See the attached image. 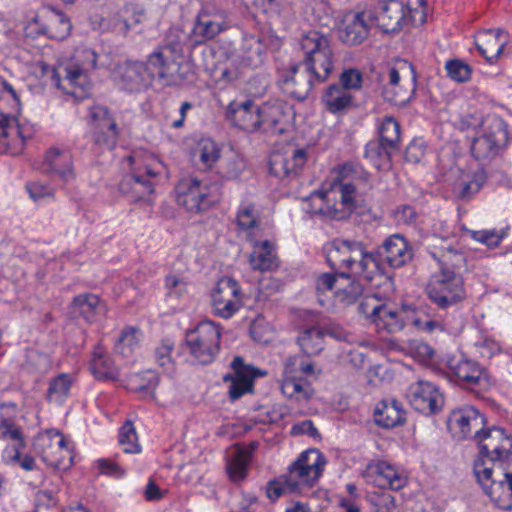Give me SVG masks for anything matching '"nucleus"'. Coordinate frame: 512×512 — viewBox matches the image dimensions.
Instances as JSON below:
<instances>
[{
  "mask_svg": "<svg viewBox=\"0 0 512 512\" xmlns=\"http://www.w3.org/2000/svg\"><path fill=\"white\" fill-rule=\"evenodd\" d=\"M299 44L305 55L301 62L316 75L318 83L325 82L334 64V54L328 36L317 30H310L302 34Z\"/></svg>",
  "mask_w": 512,
  "mask_h": 512,
  "instance_id": "nucleus-1",
  "label": "nucleus"
},
{
  "mask_svg": "<svg viewBox=\"0 0 512 512\" xmlns=\"http://www.w3.org/2000/svg\"><path fill=\"white\" fill-rule=\"evenodd\" d=\"M326 459L320 450L313 448L302 452L287 468L285 476L295 494H303L313 488L321 477Z\"/></svg>",
  "mask_w": 512,
  "mask_h": 512,
  "instance_id": "nucleus-2",
  "label": "nucleus"
},
{
  "mask_svg": "<svg viewBox=\"0 0 512 512\" xmlns=\"http://www.w3.org/2000/svg\"><path fill=\"white\" fill-rule=\"evenodd\" d=\"M508 130L506 122L496 116H488L483 133L472 139L470 151L475 160L490 162L506 146Z\"/></svg>",
  "mask_w": 512,
  "mask_h": 512,
  "instance_id": "nucleus-3",
  "label": "nucleus"
},
{
  "mask_svg": "<svg viewBox=\"0 0 512 512\" xmlns=\"http://www.w3.org/2000/svg\"><path fill=\"white\" fill-rule=\"evenodd\" d=\"M220 328L214 322L201 321L195 328L186 332L185 343L190 355L202 365L215 359L220 349Z\"/></svg>",
  "mask_w": 512,
  "mask_h": 512,
  "instance_id": "nucleus-4",
  "label": "nucleus"
},
{
  "mask_svg": "<svg viewBox=\"0 0 512 512\" xmlns=\"http://www.w3.org/2000/svg\"><path fill=\"white\" fill-rule=\"evenodd\" d=\"M474 473L485 494L500 509L512 510V472H495L484 467L482 461L474 462Z\"/></svg>",
  "mask_w": 512,
  "mask_h": 512,
  "instance_id": "nucleus-5",
  "label": "nucleus"
},
{
  "mask_svg": "<svg viewBox=\"0 0 512 512\" xmlns=\"http://www.w3.org/2000/svg\"><path fill=\"white\" fill-rule=\"evenodd\" d=\"M475 441L479 448L475 462L482 461L484 467L502 464L512 453V438L500 427L483 429Z\"/></svg>",
  "mask_w": 512,
  "mask_h": 512,
  "instance_id": "nucleus-6",
  "label": "nucleus"
},
{
  "mask_svg": "<svg viewBox=\"0 0 512 512\" xmlns=\"http://www.w3.org/2000/svg\"><path fill=\"white\" fill-rule=\"evenodd\" d=\"M389 82L383 88L385 101L403 107L416 93V72L411 63L403 61L398 68L392 67L388 72Z\"/></svg>",
  "mask_w": 512,
  "mask_h": 512,
  "instance_id": "nucleus-7",
  "label": "nucleus"
},
{
  "mask_svg": "<svg viewBox=\"0 0 512 512\" xmlns=\"http://www.w3.org/2000/svg\"><path fill=\"white\" fill-rule=\"evenodd\" d=\"M427 293L441 309L454 306L465 298L463 277L453 273L436 274L427 286Z\"/></svg>",
  "mask_w": 512,
  "mask_h": 512,
  "instance_id": "nucleus-8",
  "label": "nucleus"
},
{
  "mask_svg": "<svg viewBox=\"0 0 512 512\" xmlns=\"http://www.w3.org/2000/svg\"><path fill=\"white\" fill-rule=\"evenodd\" d=\"M212 305L215 315L228 319L242 306V292L236 280L222 277L212 291Z\"/></svg>",
  "mask_w": 512,
  "mask_h": 512,
  "instance_id": "nucleus-9",
  "label": "nucleus"
},
{
  "mask_svg": "<svg viewBox=\"0 0 512 512\" xmlns=\"http://www.w3.org/2000/svg\"><path fill=\"white\" fill-rule=\"evenodd\" d=\"M412 257V249L403 236L400 234L389 236L374 250V258L378 262V276L384 272V263L391 268H400L411 261Z\"/></svg>",
  "mask_w": 512,
  "mask_h": 512,
  "instance_id": "nucleus-10",
  "label": "nucleus"
},
{
  "mask_svg": "<svg viewBox=\"0 0 512 512\" xmlns=\"http://www.w3.org/2000/svg\"><path fill=\"white\" fill-rule=\"evenodd\" d=\"M486 419L474 407H467L451 412L447 420V427L457 440L467 438L477 439L484 429Z\"/></svg>",
  "mask_w": 512,
  "mask_h": 512,
  "instance_id": "nucleus-11",
  "label": "nucleus"
},
{
  "mask_svg": "<svg viewBox=\"0 0 512 512\" xmlns=\"http://www.w3.org/2000/svg\"><path fill=\"white\" fill-rule=\"evenodd\" d=\"M90 116L94 143L112 150L119 138V129L115 119L106 107L100 105L91 107Z\"/></svg>",
  "mask_w": 512,
  "mask_h": 512,
  "instance_id": "nucleus-12",
  "label": "nucleus"
},
{
  "mask_svg": "<svg viewBox=\"0 0 512 512\" xmlns=\"http://www.w3.org/2000/svg\"><path fill=\"white\" fill-rule=\"evenodd\" d=\"M372 9L349 11L344 15L343 28L339 30V39L344 44L354 46L363 43L373 26Z\"/></svg>",
  "mask_w": 512,
  "mask_h": 512,
  "instance_id": "nucleus-13",
  "label": "nucleus"
},
{
  "mask_svg": "<svg viewBox=\"0 0 512 512\" xmlns=\"http://www.w3.org/2000/svg\"><path fill=\"white\" fill-rule=\"evenodd\" d=\"M406 397L411 406L420 413L429 415L437 413L444 404L438 388L427 381H417L411 384Z\"/></svg>",
  "mask_w": 512,
  "mask_h": 512,
  "instance_id": "nucleus-14",
  "label": "nucleus"
},
{
  "mask_svg": "<svg viewBox=\"0 0 512 512\" xmlns=\"http://www.w3.org/2000/svg\"><path fill=\"white\" fill-rule=\"evenodd\" d=\"M307 161L304 148H289L284 151H274L269 156V172L283 180L294 177Z\"/></svg>",
  "mask_w": 512,
  "mask_h": 512,
  "instance_id": "nucleus-15",
  "label": "nucleus"
},
{
  "mask_svg": "<svg viewBox=\"0 0 512 512\" xmlns=\"http://www.w3.org/2000/svg\"><path fill=\"white\" fill-rule=\"evenodd\" d=\"M231 368L233 374L225 375L223 381L231 382L229 396L232 400H237L245 393L252 392L254 379L266 375L265 371L245 364L240 356L234 357L231 362Z\"/></svg>",
  "mask_w": 512,
  "mask_h": 512,
  "instance_id": "nucleus-16",
  "label": "nucleus"
},
{
  "mask_svg": "<svg viewBox=\"0 0 512 512\" xmlns=\"http://www.w3.org/2000/svg\"><path fill=\"white\" fill-rule=\"evenodd\" d=\"M350 245V273L364 279L373 281L378 276V262L374 258V250H368L367 245L355 239H349Z\"/></svg>",
  "mask_w": 512,
  "mask_h": 512,
  "instance_id": "nucleus-17",
  "label": "nucleus"
},
{
  "mask_svg": "<svg viewBox=\"0 0 512 512\" xmlns=\"http://www.w3.org/2000/svg\"><path fill=\"white\" fill-rule=\"evenodd\" d=\"M293 110L282 101L265 103L259 107V131L271 134H282L286 131Z\"/></svg>",
  "mask_w": 512,
  "mask_h": 512,
  "instance_id": "nucleus-18",
  "label": "nucleus"
},
{
  "mask_svg": "<svg viewBox=\"0 0 512 512\" xmlns=\"http://www.w3.org/2000/svg\"><path fill=\"white\" fill-rule=\"evenodd\" d=\"M317 82L314 75L302 62L294 64L283 76L282 89L289 96L304 101Z\"/></svg>",
  "mask_w": 512,
  "mask_h": 512,
  "instance_id": "nucleus-19",
  "label": "nucleus"
},
{
  "mask_svg": "<svg viewBox=\"0 0 512 512\" xmlns=\"http://www.w3.org/2000/svg\"><path fill=\"white\" fill-rule=\"evenodd\" d=\"M404 21V7L396 0L380 3L378 8L372 10L371 22L383 33H398Z\"/></svg>",
  "mask_w": 512,
  "mask_h": 512,
  "instance_id": "nucleus-20",
  "label": "nucleus"
},
{
  "mask_svg": "<svg viewBox=\"0 0 512 512\" xmlns=\"http://www.w3.org/2000/svg\"><path fill=\"white\" fill-rule=\"evenodd\" d=\"M206 190L198 179L183 180L176 188V201L187 211L199 213L210 206Z\"/></svg>",
  "mask_w": 512,
  "mask_h": 512,
  "instance_id": "nucleus-21",
  "label": "nucleus"
},
{
  "mask_svg": "<svg viewBox=\"0 0 512 512\" xmlns=\"http://www.w3.org/2000/svg\"><path fill=\"white\" fill-rule=\"evenodd\" d=\"M33 446L35 452L48 465L58 469L66 467L62 459L55 455L57 452H68L66 440L59 431L50 430L45 435L37 437Z\"/></svg>",
  "mask_w": 512,
  "mask_h": 512,
  "instance_id": "nucleus-22",
  "label": "nucleus"
},
{
  "mask_svg": "<svg viewBox=\"0 0 512 512\" xmlns=\"http://www.w3.org/2000/svg\"><path fill=\"white\" fill-rule=\"evenodd\" d=\"M367 482H374L379 487H389L398 491L407 484V478L385 461L369 464L363 473Z\"/></svg>",
  "mask_w": 512,
  "mask_h": 512,
  "instance_id": "nucleus-23",
  "label": "nucleus"
},
{
  "mask_svg": "<svg viewBox=\"0 0 512 512\" xmlns=\"http://www.w3.org/2000/svg\"><path fill=\"white\" fill-rule=\"evenodd\" d=\"M449 370L463 386H478L484 380V371L475 361L467 358H452L448 362Z\"/></svg>",
  "mask_w": 512,
  "mask_h": 512,
  "instance_id": "nucleus-24",
  "label": "nucleus"
},
{
  "mask_svg": "<svg viewBox=\"0 0 512 512\" xmlns=\"http://www.w3.org/2000/svg\"><path fill=\"white\" fill-rule=\"evenodd\" d=\"M171 65L165 58L162 48H157L152 52L144 63V72L149 85L156 78L163 81L165 85L172 86L177 84L174 74L170 71Z\"/></svg>",
  "mask_w": 512,
  "mask_h": 512,
  "instance_id": "nucleus-25",
  "label": "nucleus"
},
{
  "mask_svg": "<svg viewBox=\"0 0 512 512\" xmlns=\"http://www.w3.org/2000/svg\"><path fill=\"white\" fill-rule=\"evenodd\" d=\"M228 118L244 131H259V107L254 106L252 101H245L241 104H231L228 110Z\"/></svg>",
  "mask_w": 512,
  "mask_h": 512,
  "instance_id": "nucleus-26",
  "label": "nucleus"
},
{
  "mask_svg": "<svg viewBox=\"0 0 512 512\" xmlns=\"http://www.w3.org/2000/svg\"><path fill=\"white\" fill-rule=\"evenodd\" d=\"M45 169L59 177L64 183L75 179L72 156L67 151L51 148L45 155Z\"/></svg>",
  "mask_w": 512,
  "mask_h": 512,
  "instance_id": "nucleus-27",
  "label": "nucleus"
},
{
  "mask_svg": "<svg viewBox=\"0 0 512 512\" xmlns=\"http://www.w3.org/2000/svg\"><path fill=\"white\" fill-rule=\"evenodd\" d=\"M405 420V411L395 399L382 400L374 409V421L380 427L394 428L404 424Z\"/></svg>",
  "mask_w": 512,
  "mask_h": 512,
  "instance_id": "nucleus-28",
  "label": "nucleus"
},
{
  "mask_svg": "<svg viewBox=\"0 0 512 512\" xmlns=\"http://www.w3.org/2000/svg\"><path fill=\"white\" fill-rule=\"evenodd\" d=\"M144 62L127 61L115 69V75L120 79L123 88L128 91H138L149 85L144 72Z\"/></svg>",
  "mask_w": 512,
  "mask_h": 512,
  "instance_id": "nucleus-29",
  "label": "nucleus"
},
{
  "mask_svg": "<svg viewBox=\"0 0 512 512\" xmlns=\"http://www.w3.org/2000/svg\"><path fill=\"white\" fill-rule=\"evenodd\" d=\"M249 262L253 270L261 272L273 271L279 266V259L276 255L275 247L268 240L255 243L253 252L250 254Z\"/></svg>",
  "mask_w": 512,
  "mask_h": 512,
  "instance_id": "nucleus-30",
  "label": "nucleus"
},
{
  "mask_svg": "<svg viewBox=\"0 0 512 512\" xmlns=\"http://www.w3.org/2000/svg\"><path fill=\"white\" fill-rule=\"evenodd\" d=\"M103 305L97 295L85 293L74 297L71 303V313L80 316L85 321L92 323L96 316L103 311Z\"/></svg>",
  "mask_w": 512,
  "mask_h": 512,
  "instance_id": "nucleus-31",
  "label": "nucleus"
},
{
  "mask_svg": "<svg viewBox=\"0 0 512 512\" xmlns=\"http://www.w3.org/2000/svg\"><path fill=\"white\" fill-rule=\"evenodd\" d=\"M119 189L124 194H133L134 200H141L153 193L154 182L138 171L126 175L119 183Z\"/></svg>",
  "mask_w": 512,
  "mask_h": 512,
  "instance_id": "nucleus-32",
  "label": "nucleus"
},
{
  "mask_svg": "<svg viewBox=\"0 0 512 512\" xmlns=\"http://www.w3.org/2000/svg\"><path fill=\"white\" fill-rule=\"evenodd\" d=\"M266 47L259 37L249 35L242 39L240 57L248 67L257 68L263 63Z\"/></svg>",
  "mask_w": 512,
  "mask_h": 512,
  "instance_id": "nucleus-33",
  "label": "nucleus"
},
{
  "mask_svg": "<svg viewBox=\"0 0 512 512\" xmlns=\"http://www.w3.org/2000/svg\"><path fill=\"white\" fill-rule=\"evenodd\" d=\"M502 30H487L480 35L477 49L489 63H493L502 53L505 41L499 39Z\"/></svg>",
  "mask_w": 512,
  "mask_h": 512,
  "instance_id": "nucleus-34",
  "label": "nucleus"
},
{
  "mask_svg": "<svg viewBox=\"0 0 512 512\" xmlns=\"http://www.w3.org/2000/svg\"><path fill=\"white\" fill-rule=\"evenodd\" d=\"M224 29H226V26L221 16H210L205 12H201L197 16L193 32L196 36L202 38L198 42H202L204 40L213 39Z\"/></svg>",
  "mask_w": 512,
  "mask_h": 512,
  "instance_id": "nucleus-35",
  "label": "nucleus"
},
{
  "mask_svg": "<svg viewBox=\"0 0 512 512\" xmlns=\"http://www.w3.org/2000/svg\"><path fill=\"white\" fill-rule=\"evenodd\" d=\"M437 260L440 265V272L438 274L453 273L462 275V272L467 270L465 254L454 247L445 248Z\"/></svg>",
  "mask_w": 512,
  "mask_h": 512,
  "instance_id": "nucleus-36",
  "label": "nucleus"
},
{
  "mask_svg": "<svg viewBox=\"0 0 512 512\" xmlns=\"http://www.w3.org/2000/svg\"><path fill=\"white\" fill-rule=\"evenodd\" d=\"M254 448V444L250 448H238L230 457L227 463V473L233 482L242 481L246 477Z\"/></svg>",
  "mask_w": 512,
  "mask_h": 512,
  "instance_id": "nucleus-37",
  "label": "nucleus"
},
{
  "mask_svg": "<svg viewBox=\"0 0 512 512\" xmlns=\"http://www.w3.org/2000/svg\"><path fill=\"white\" fill-rule=\"evenodd\" d=\"M349 239H335L327 250V262L334 270L350 271Z\"/></svg>",
  "mask_w": 512,
  "mask_h": 512,
  "instance_id": "nucleus-38",
  "label": "nucleus"
},
{
  "mask_svg": "<svg viewBox=\"0 0 512 512\" xmlns=\"http://www.w3.org/2000/svg\"><path fill=\"white\" fill-rule=\"evenodd\" d=\"M323 102L331 113H338L352 105V95L339 84H331L323 95Z\"/></svg>",
  "mask_w": 512,
  "mask_h": 512,
  "instance_id": "nucleus-39",
  "label": "nucleus"
},
{
  "mask_svg": "<svg viewBox=\"0 0 512 512\" xmlns=\"http://www.w3.org/2000/svg\"><path fill=\"white\" fill-rule=\"evenodd\" d=\"M298 344L306 355H317L324 349V338L320 325L304 329L298 337Z\"/></svg>",
  "mask_w": 512,
  "mask_h": 512,
  "instance_id": "nucleus-40",
  "label": "nucleus"
},
{
  "mask_svg": "<svg viewBox=\"0 0 512 512\" xmlns=\"http://www.w3.org/2000/svg\"><path fill=\"white\" fill-rule=\"evenodd\" d=\"M158 384V375L154 371L147 370L129 376L127 387L133 392H147V396L152 399Z\"/></svg>",
  "mask_w": 512,
  "mask_h": 512,
  "instance_id": "nucleus-41",
  "label": "nucleus"
},
{
  "mask_svg": "<svg viewBox=\"0 0 512 512\" xmlns=\"http://www.w3.org/2000/svg\"><path fill=\"white\" fill-rule=\"evenodd\" d=\"M393 151L379 141H370L366 144L364 157L377 169L387 168Z\"/></svg>",
  "mask_w": 512,
  "mask_h": 512,
  "instance_id": "nucleus-42",
  "label": "nucleus"
},
{
  "mask_svg": "<svg viewBox=\"0 0 512 512\" xmlns=\"http://www.w3.org/2000/svg\"><path fill=\"white\" fill-rule=\"evenodd\" d=\"M52 80L54 84L58 88H62L67 91V93L73 94L74 92H69L67 85H62V81L67 83L69 86L81 85V79L85 78L83 69L78 66H62L60 68H52Z\"/></svg>",
  "mask_w": 512,
  "mask_h": 512,
  "instance_id": "nucleus-43",
  "label": "nucleus"
},
{
  "mask_svg": "<svg viewBox=\"0 0 512 512\" xmlns=\"http://www.w3.org/2000/svg\"><path fill=\"white\" fill-rule=\"evenodd\" d=\"M374 324L380 330H385L388 333H396L405 327L406 322L402 316V312L393 310L387 304H384L381 314L378 315Z\"/></svg>",
  "mask_w": 512,
  "mask_h": 512,
  "instance_id": "nucleus-44",
  "label": "nucleus"
},
{
  "mask_svg": "<svg viewBox=\"0 0 512 512\" xmlns=\"http://www.w3.org/2000/svg\"><path fill=\"white\" fill-rule=\"evenodd\" d=\"M90 367L93 375L99 380H115L118 377L117 369L112 361L101 351L93 352Z\"/></svg>",
  "mask_w": 512,
  "mask_h": 512,
  "instance_id": "nucleus-45",
  "label": "nucleus"
},
{
  "mask_svg": "<svg viewBox=\"0 0 512 512\" xmlns=\"http://www.w3.org/2000/svg\"><path fill=\"white\" fill-rule=\"evenodd\" d=\"M22 137L21 129L16 117L0 112V153L7 152L9 138Z\"/></svg>",
  "mask_w": 512,
  "mask_h": 512,
  "instance_id": "nucleus-46",
  "label": "nucleus"
},
{
  "mask_svg": "<svg viewBox=\"0 0 512 512\" xmlns=\"http://www.w3.org/2000/svg\"><path fill=\"white\" fill-rule=\"evenodd\" d=\"M380 140L379 142L392 148L395 151L399 150L400 144V124L395 118L387 116L384 118L379 128Z\"/></svg>",
  "mask_w": 512,
  "mask_h": 512,
  "instance_id": "nucleus-47",
  "label": "nucleus"
},
{
  "mask_svg": "<svg viewBox=\"0 0 512 512\" xmlns=\"http://www.w3.org/2000/svg\"><path fill=\"white\" fill-rule=\"evenodd\" d=\"M70 30V20L63 13L53 10L52 15L44 28V33H46L50 38L63 40L69 35Z\"/></svg>",
  "mask_w": 512,
  "mask_h": 512,
  "instance_id": "nucleus-48",
  "label": "nucleus"
},
{
  "mask_svg": "<svg viewBox=\"0 0 512 512\" xmlns=\"http://www.w3.org/2000/svg\"><path fill=\"white\" fill-rule=\"evenodd\" d=\"M140 335L141 332L138 328H124L115 343V352L122 355L123 357L131 356L134 349L138 346Z\"/></svg>",
  "mask_w": 512,
  "mask_h": 512,
  "instance_id": "nucleus-49",
  "label": "nucleus"
},
{
  "mask_svg": "<svg viewBox=\"0 0 512 512\" xmlns=\"http://www.w3.org/2000/svg\"><path fill=\"white\" fill-rule=\"evenodd\" d=\"M349 274L350 280L341 281L338 286V290L336 291V296L344 305L354 304L363 293L362 285L358 281L352 279L353 274Z\"/></svg>",
  "mask_w": 512,
  "mask_h": 512,
  "instance_id": "nucleus-50",
  "label": "nucleus"
},
{
  "mask_svg": "<svg viewBox=\"0 0 512 512\" xmlns=\"http://www.w3.org/2000/svg\"><path fill=\"white\" fill-rule=\"evenodd\" d=\"M118 442L125 453H139L141 446L133 423L127 420L119 429Z\"/></svg>",
  "mask_w": 512,
  "mask_h": 512,
  "instance_id": "nucleus-51",
  "label": "nucleus"
},
{
  "mask_svg": "<svg viewBox=\"0 0 512 512\" xmlns=\"http://www.w3.org/2000/svg\"><path fill=\"white\" fill-rule=\"evenodd\" d=\"M72 379L68 374L62 373L53 378L49 383L47 398L49 401H62L69 393Z\"/></svg>",
  "mask_w": 512,
  "mask_h": 512,
  "instance_id": "nucleus-52",
  "label": "nucleus"
},
{
  "mask_svg": "<svg viewBox=\"0 0 512 512\" xmlns=\"http://www.w3.org/2000/svg\"><path fill=\"white\" fill-rule=\"evenodd\" d=\"M199 161L203 168H211L220 157V150L217 144L212 140H204L199 143L197 150Z\"/></svg>",
  "mask_w": 512,
  "mask_h": 512,
  "instance_id": "nucleus-53",
  "label": "nucleus"
},
{
  "mask_svg": "<svg viewBox=\"0 0 512 512\" xmlns=\"http://www.w3.org/2000/svg\"><path fill=\"white\" fill-rule=\"evenodd\" d=\"M310 198L318 199L321 202L320 206L313 210L314 213L335 219L342 218L339 209L329 204L330 193L328 191L315 190L311 193Z\"/></svg>",
  "mask_w": 512,
  "mask_h": 512,
  "instance_id": "nucleus-54",
  "label": "nucleus"
},
{
  "mask_svg": "<svg viewBox=\"0 0 512 512\" xmlns=\"http://www.w3.org/2000/svg\"><path fill=\"white\" fill-rule=\"evenodd\" d=\"M238 226L243 230L253 229L259 225V212L255 205L242 206L236 217Z\"/></svg>",
  "mask_w": 512,
  "mask_h": 512,
  "instance_id": "nucleus-55",
  "label": "nucleus"
},
{
  "mask_svg": "<svg viewBox=\"0 0 512 512\" xmlns=\"http://www.w3.org/2000/svg\"><path fill=\"white\" fill-rule=\"evenodd\" d=\"M383 306L384 303H381L375 295H367L359 303L357 309L360 314L374 323L378 315L381 314Z\"/></svg>",
  "mask_w": 512,
  "mask_h": 512,
  "instance_id": "nucleus-56",
  "label": "nucleus"
},
{
  "mask_svg": "<svg viewBox=\"0 0 512 512\" xmlns=\"http://www.w3.org/2000/svg\"><path fill=\"white\" fill-rule=\"evenodd\" d=\"M350 280V274L346 272L339 273H323L316 280V289L320 292L336 289L341 281Z\"/></svg>",
  "mask_w": 512,
  "mask_h": 512,
  "instance_id": "nucleus-57",
  "label": "nucleus"
},
{
  "mask_svg": "<svg viewBox=\"0 0 512 512\" xmlns=\"http://www.w3.org/2000/svg\"><path fill=\"white\" fill-rule=\"evenodd\" d=\"M0 430L3 437L10 438L11 440L17 441L18 445L15 448L16 453L13 459L20 458V449L25 447V441L23 439L22 432L19 427H17L10 419H4L1 422Z\"/></svg>",
  "mask_w": 512,
  "mask_h": 512,
  "instance_id": "nucleus-58",
  "label": "nucleus"
},
{
  "mask_svg": "<svg viewBox=\"0 0 512 512\" xmlns=\"http://www.w3.org/2000/svg\"><path fill=\"white\" fill-rule=\"evenodd\" d=\"M267 497L275 501L279 497H281L283 494L289 493H295V490H293L288 485V479L285 476V474L280 475L278 478H275L273 480H270L267 484Z\"/></svg>",
  "mask_w": 512,
  "mask_h": 512,
  "instance_id": "nucleus-59",
  "label": "nucleus"
},
{
  "mask_svg": "<svg viewBox=\"0 0 512 512\" xmlns=\"http://www.w3.org/2000/svg\"><path fill=\"white\" fill-rule=\"evenodd\" d=\"M446 70L451 79L457 82H466L471 77V67L460 60H451L446 64Z\"/></svg>",
  "mask_w": 512,
  "mask_h": 512,
  "instance_id": "nucleus-60",
  "label": "nucleus"
},
{
  "mask_svg": "<svg viewBox=\"0 0 512 512\" xmlns=\"http://www.w3.org/2000/svg\"><path fill=\"white\" fill-rule=\"evenodd\" d=\"M174 343L169 339H165L155 349V359L159 366L168 370L172 367L173 362L171 358V351L173 350Z\"/></svg>",
  "mask_w": 512,
  "mask_h": 512,
  "instance_id": "nucleus-61",
  "label": "nucleus"
},
{
  "mask_svg": "<svg viewBox=\"0 0 512 512\" xmlns=\"http://www.w3.org/2000/svg\"><path fill=\"white\" fill-rule=\"evenodd\" d=\"M362 84V73L355 68L344 70L340 75V86L345 91L358 89Z\"/></svg>",
  "mask_w": 512,
  "mask_h": 512,
  "instance_id": "nucleus-62",
  "label": "nucleus"
},
{
  "mask_svg": "<svg viewBox=\"0 0 512 512\" xmlns=\"http://www.w3.org/2000/svg\"><path fill=\"white\" fill-rule=\"evenodd\" d=\"M485 182L484 172L476 173L474 179L463 182L459 191V197L466 199L477 193Z\"/></svg>",
  "mask_w": 512,
  "mask_h": 512,
  "instance_id": "nucleus-63",
  "label": "nucleus"
},
{
  "mask_svg": "<svg viewBox=\"0 0 512 512\" xmlns=\"http://www.w3.org/2000/svg\"><path fill=\"white\" fill-rule=\"evenodd\" d=\"M371 501L378 512H393L396 508L395 498L388 492L375 493Z\"/></svg>",
  "mask_w": 512,
  "mask_h": 512,
  "instance_id": "nucleus-64",
  "label": "nucleus"
}]
</instances>
